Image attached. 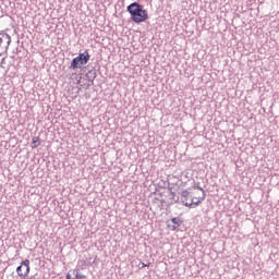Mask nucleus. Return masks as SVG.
<instances>
[{"instance_id": "obj_4", "label": "nucleus", "mask_w": 279, "mask_h": 279, "mask_svg": "<svg viewBox=\"0 0 279 279\" xmlns=\"http://www.w3.org/2000/svg\"><path fill=\"white\" fill-rule=\"evenodd\" d=\"M16 271L17 275L21 276V278L29 276V259L23 260L21 265L16 268Z\"/></svg>"}, {"instance_id": "obj_8", "label": "nucleus", "mask_w": 279, "mask_h": 279, "mask_svg": "<svg viewBox=\"0 0 279 279\" xmlns=\"http://www.w3.org/2000/svg\"><path fill=\"white\" fill-rule=\"evenodd\" d=\"M168 228H169V230H172V231L178 230V227L175 225H169L168 223Z\"/></svg>"}, {"instance_id": "obj_5", "label": "nucleus", "mask_w": 279, "mask_h": 279, "mask_svg": "<svg viewBox=\"0 0 279 279\" xmlns=\"http://www.w3.org/2000/svg\"><path fill=\"white\" fill-rule=\"evenodd\" d=\"M73 276L75 279H88V277H86V275L80 274V271L77 269H72V270L68 271L65 278L73 279Z\"/></svg>"}, {"instance_id": "obj_1", "label": "nucleus", "mask_w": 279, "mask_h": 279, "mask_svg": "<svg viewBox=\"0 0 279 279\" xmlns=\"http://www.w3.org/2000/svg\"><path fill=\"white\" fill-rule=\"evenodd\" d=\"M184 206H199L206 199V192L199 186H193L181 193Z\"/></svg>"}, {"instance_id": "obj_2", "label": "nucleus", "mask_w": 279, "mask_h": 279, "mask_svg": "<svg viewBox=\"0 0 279 279\" xmlns=\"http://www.w3.org/2000/svg\"><path fill=\"white\" fill-rule=\"evenodd\" d=\"M126 10L133 23H145V21L149 19L147 10H144L143 7L136 2L131 3Z\"/></svg>"}, {"instance_id": "obj_6", "label": "nucleus", "mask_w": 279, "mask_h": 279, "mask_svg": "<svg viewBox=\"0 0 279 279\" xmlns=\"http://www.w3.org/2000/svg\"><path fill=\"white\" fill-rule=\"evenodd\" d=\"M33 149H36L40 145V137H33Z\"/></svg>"}, {"instance_id": "obj_9", "label": "nucleus", "mask_w": 279, "mask_h": 279, "mask_svg": "<svg viewBox=\"0 0 279 279\" xmlns=\"http://www.w3.org/2000/svg\"><path fill=\"white\" fill-rule=\"evenodd\" d=\"M3 38H5V35L0 34V45H2V44H3Z\"/></svg>"}, {"instance_id": "obj_3", "label": "nucleus", "mask_w": 279, "mask_h": 279, "mask_svg": "<svg viewBox=\"0 0 279 279\" xmlns=\"http://www.w3.org/2000/svg\"><path fill=\"white\" fill-rule=\"evenodd\" d=\"M88 60H90V54L88 52L80 53L76 58L72 60L71 66L73 69H80V66L88 64Z\"/></svg>"}, {"instance_id": "obj_7", "label": "nucleus", "mask_w": 279, "mask_h": 279, "mask_svg": "<svg viewBox=\"0 0 279 279\" xmlns=\"http://www.w3.org/2000/svg\"><path fill=\"white\" fill-rule=\"evenodd\" d=\"M171 223H173L174 226H181L182 225V219H180V218H172L171 219Z\"/></svg>"}, {"instance_id": "obj_10", "label": "nucleus", "mask_w": 279, "mask_h": 279, "mask_svg": "<svg viewBox=\"0 0 279 279\" xmlns=\"http://www.w3.org/2000/svg\"><path fill=\"white\" fill-rule=\"evenodd\" d=\"M142 267H149V264L142 263Z\"/></svg>"}]
</instances>
